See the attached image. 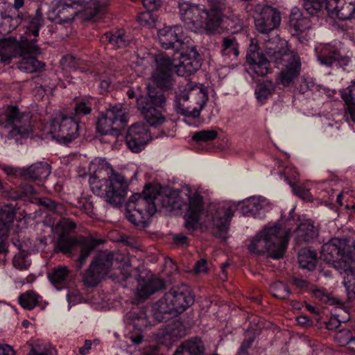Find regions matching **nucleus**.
<instances>
[{
	"label": "nucleus",
	"mask_w": 355,
	"mask_h": 355,
	"mask_svg": "<svg viewBox=\"0 0 355 355\" xmlns=\"http://www.w3.org/2000/svg\"><path fill=\"white\" fill-rule=\"evenodd\" d=\"M32 189V187L28 185H26L21 188L12 189L8 191V196L13 200L22 198L31 193Z\"/></svg>",
	"instance_id": "4d7b16f0"
},
{
	"label": "nucleus",
	"mask_w": 355,
	"mask_h": 355,
	"mask_svg": "<svg viewBox=\"0 0 355 355\" xmlns=\"http://www.w3.org/2000/svg\"><path fill=\"white\" fill-rule=\"evenodd\" d=\"M92 111V103L87 100H80L76 103L70 116L79 123L81 118L90 114Z\"/></svg>",
	"instance_id": "a18cd8bd"
},
{
	"label": "nucleus",
	"mask_w": 355,
	"mask_h": 355,
	"mask_svg": "<svg viewBox=\"0 0 355 355\" xmlns=\"http://www.w3.org/2000/svg\"><path fill=\"white\" fill-rule=\"evenodd\" d=\"M157 69L155 71L170 72L173 68H176L178 64L175 59L170 58L166 53H161L155 57Z\"/></svg>",
	"instance_id": "c03bdc74"
},
{
	"label": "nucleus",
	"mask_w": 355,
	"mask_h": 355,
	"mask_svg": "<svg viewBox=\"0 0 355 355\" xmlns=\"http://www.w3.org/2000/svg\"><path fill=\"white\" fill-rule=\"evenodd\" d=\"M326 10L331 17L350 19L355 12V0H327Z\"/></svg>",
	"instance_id": "393cba45"
},
{
	"label": "nucleus",
	"mask_w": 355,
	"mask_h": 355,
	"mask_svg": "<svg viewBox=\"0 0 355 355\" xmlns=\"http://www.w3.org/2000/svg\"><path fill=\"white\" fill-rule=\"evenodd\" d=\"M194 297L186 284L173 287L153 306V315L158 322L165 320V314L181 313L193 304Z\"/></svg>",
	"instance_id": "423d86ee"
},
{
	"label": "nucleus",
	"mask_w": 355,
	"mask_h": 355,
	"mask_svg": "<svg viewBox=\"0 0 355 355\" xmlns=\"http://www.w3.org/2000/svg\"><path fill=\"white\" fill-rule=\"evenodd\" d=\"M173 239L175 244L180 246H187L188 245V238L182 234H178L173 236Z\"/></svg>",
	"instance_id": "338daca9"
},
{
	"label": "nucleus",
	"mask_w": 355,
	"mask_h": 355,
	"mask_svg": "<svg viewBox=\"0 0 355 355\" xmlns=\"http://www.w3.org/2000/svg\"><path fill=\"white\" fill-rule=\"evenodd\" d=\"M33 242V245H31L27 248V254H31L32 252H38L40 250L42 251L47 245V239L45 236L36 238Z\"/></svg>",
	"instance_id": "13d9d810"
},
{
	"label": "nucleus",
	"mask_w": 355,
	"mask_h": 355,
	"mask_svg": "<svg viewBox=\"0 0 355 355\" xmlns=\"http://www.w3.org/2000/svg\"><path fill=\"white\" fill-rule=\"evenodd\" d=\"M104 240L95 239L93 236H79V241L77 247H79L80 252L78 259L77 267L80 269L84 265L87 258L92 252L99 245L103 244Z\"/></svg>",
	"instance_id": "bb28decb"
},
{
	"label": "nucleus",
	"mask_w": 355,
	"mask_h": 355,
	"mask_svg": "<svg viewBox=\"0 0 355 355\" xmlns=\"http://www.w3.org/2000/svg\"><path fill=\"white\" fill-rule=\"evenodd\" d=\"M276 89V84L272 80H266L257 85L255 96L258 102L263 105L268 99L274 94Z\"/></svg>",
	"instance_id": "4c0bfd02"
},
{
	"label": "nucleus",
	"mask_w": 355,
	"mask_h": 355,
	"mask_svg": "<svg viewBox=\"0 0 355 355\" xmlns=\"http://www.w3.org/2000/svg\"><path fill=\"white\" fill-rule=\"evenodd\" d=\"M102 40L115 49L124 48L128 45L129 40L124 30H115L105 33Z\"/></svg>",
	"instance_id": "f704fd0d"
},
{
	"label": "nucleus",
	"mask_w": 355,
	"mask_h": 355,
	"mask_svg": "<svg viewBox=\"0 0 355 355\" xmlns=\"http://www.w3.org/2000/svg\"><path fill=\"white\" fill-rule=\"evenodd\" d=\"M85 5V0H58L55 20L58 24L71 21L77 15L78 8Z\"/></svg>",
	"instance_id": "412c9836"
},
{
	"label": "nucleus",
	"mask_w": 355,
	"mask_h": 355,
	"mask_svg": "<svg viewBox=\"0 0 355 355\" xmlns=\"http://www.w3.org/2000/svg\"><path fill=\"white\" fill-rule=\"evenodd\" d=\"M16 46L9 41L0 42V63L8 64L12 58L16 57Z\"/></svg>",
	"instance_id": "49530a36"
},
{
	"label": "nucleus",
	"mask_w": 355,
	"mask_h": 355,
	"mask_svg": "<svg viewBox=\"0 0 355 355\" xmlns=\"http://www.w3.org/2000/svg\"><path fill=\"white\" fill-rule=\"evenodd\" d=\"M182 28L180 26H166L158 31L159 42L165 49H178L181 45L180 35Z\"/></svg>",
	"instance_id": "a878e982"
},
{
	"label": "nucleus",
	"mask_w": 355,
	"mask_h": 355,
	"mask_svg": "<svg viewBox=\"0 0 355 355\" xmlns=\"http://www.w3.org/2000/svg\"><path fill=\"white\" fill-rule=\"evenodd\" d=\"M202 65V58L192 46L180 53V62L177 66V73L180 76H188L197 71Z\"/></svg>",
	"instance_id": "aec40b11"
},
{
	"label": "nucleus",
	"mask_w": 355,
	"mask_h": 355,
	"mask_svg": "<svg viewBox=\"0 0 355 355\" xmlns=\"http://www.w3.org/2000/svg\"><path fill=\"white\" fill-rule=\"evenodd\" d=\"M340 95L352 121L355 123V78L351 80L348 87L340 90Z\"/></svg>",
	"instance_id": "72a5a7b5"
},
{
	"label": "nucleus",
	"mask_w": 355,
	"mask_h": 355,
	"mask_svg": "<svg viewBox=\"0 0 355 355\" xmlns=\"http://www.w3.org/2000/svg\"><path fill=\"white\" fill-rule=\"evenodd\" d=\"M60 225L64 232H71L76 228V224L69 218H63L60 221Z\"/></svg>",
	"instance_id": "69168bd1"
},
{
	"label": "nucleus",
	"mask_w": 355,
	"mask_h": 355,
	"mask_svg": "<svg viewBox=\"0 0 355 355\" xmlns=\"http://www.w3.org/2000/svg\"><path fill=\"white\" fill-rule=\"evenodd\" d=\"M114 254L110 251L98 252L84 274L83 281L87 287L96 286L109 272L112 266Z\"/></svg>",
	"instance_id": "9d476101"
},
{
	"label": "nucleus",
	"mask_w": 355,
	"mask_h": 355,
	"mask_svg": "<svg viewBox=\"0 0 355 355\" xmlns=\"http://www.w3.org/2000/svg\"><path fill=\"white\" fill-rule=\"evenodd\" d=\"M327 0H304V8L306 12L313 15L320 11L324 7L326 8Z\"/></svg>",
	"instance_id": "864d4df0"
},
{
	"label": "nucleus",
	"mask_w": 355,
	"mask_h": 355,
	"mask_svg": "<svg viewBox=\"0 0 355 355\" xmlns=\"http://www.w3.org/2000/svg\"><path fill=\"white\" fill-rule=\"evenodd\" d=\"M38 204L46 209L47 211L52 212L58 215H62L66 211L62 203L56 202L49 198H39Z\"/></svg>",
	"instance_id": "de8ad7c7"
},
{
	"label": "nucleus",
	"mask_w": 355,
	"mask_h": 355,
	"mask_svg": "<svg viewBox=\"0 0 355 355\" xmlns=\"http://www.w3.org/2000/svg\"><path fill=\"white\" fill-rule=\"evenodd\" d=\"M137 21L141 26L150 25L154 22L152 14L149 10L146 12L140 13L137 17Z\"/></svg>",
	"instance_id": "680f3d73"
},
{
	"label": "nucleus",
	"mask_w": 355,
	"mask_h": 355,
	"mask_svg": "<svg viewBox=\"0 0 355 355\" xmlns=\"http://www.w3.org/2000/svg\"><path fill=\"white\" fill-rule=\"evenodd\" d=\"M53 350L44 345L33 346L28 355H52Z\"/></svg>",
	"instance_id": "bf43d9fd"
},
{
	"label": "nucleus",
	"mask_w": 355,
	"mask_h": 355,
	"mask_svg": "<svg viewBox=\"0 0 355 355\" xmlns=\"http://www.w3.org/2000/svg\"><path fill=\"white\" fill-rule=\"evenodd\" d=\"M164 282L154 276H150L148 279H139L137 291L138 295L141 298H147L154 293L164 288Z\"/></svg>",
	"instance_id": "cd10ccee"
},
{
	"label": "nucleus",
	"mask_w": 355,
	"mask_h": 355,
	"mask_svg": "<svg viewBox=\"0 0 355 355\" xmlns=\"http://www.w3.org/2000/svg\"><path fill=\"white\" fill-rule=\"evenodd\" d=\"M174 354L177 355H205L204 343L198 337L192 338L178 347Z\"/></svg>",
	"instance_id": "c756f323"
},
{
	"label": "nucleus",
	"mask_w": 355,
	"mask_h": 355,
	"mask_svg": "<svg viewBox=\"0 0 355 355\" xmlns=\"http://www.w3.org/2000/svg\"><path fill=\"white\" fill-rule=\"evenodd\" d=\"M347 239L332 238L322 247L321 257L340 273H345L344 285L347 291L350 288L351 277L355 274V266L346 260L351 253V247Z\"/></svg>",
	"instance_id": "39448f33"
},
{
	"label": "nucleus",
	"mask_w": 355,
	"mask_h": 355,
	"mask_svg": "<svg viewBox=\"0 0 355 355\" xmlns=\"http://www.w3.org/2000/svg\"><path fill=\"white\" fill-rule=\"evenodd\" d=\"M291 281L297 288L301 290L305 291L309 288L310 283L302 277L294 276L291 278Z\"/></svg>",
	"instance_id": "e2e57ef3"
},
{
	"label": "nucleus",
	"mask_w": 355,
	"mask_h": 355,
	"mask_svg": "<svg viewBox=\"0 0 355 355\" xmlns=\"http://www.w3.org/2000/svg\"><path fill=\"white\" fill-rule=\"evenodd\" d=\"M161 200L162 206L168 209H180L182 202L178 197L162 196L157 189L151 184L146 185L142 193L131 196L126 203L125 217L137 226H145L146 220L156 211V201Z\"/></svg>",
	"instance_id": "f03ea898"
},
{
	"label": "nucleus",
	"mask_w": 355,
	"mask_h": 355,
	"mask_svg": "<svg viewBox=\"0 0 355 355\" xmlns=\"http://www.w3.org/2000/svg\"><path fill=\"white\" fill-rule=\"evenodd\" d=\"M69 274V270L67 266H58L48 273V278L54 286L60 289L66 284Z\"/></svg>",
	"instance_id": "58836bf2"
},
{
	"label": "nucleus",
	"mask_w": 355,
	"mask_h": 355,
	"mask_svg": "<svg viewBox=\"0 0 355 355\" xmlns=\"http://www.w3.org/2000/svg\"><path fill=\"white\" fill-rule=\"evenodd\" d=\"M268 58L270 60L259 51L257 44H251L246 54V60L251 73L257 76H266L270 71V62H273L269 57Z\"/></svg>",
	"instance_id": "6ab92c4d"
},
{
	"label": "nucleus",
	"mask_w": 355,
	"mask_h": 355,
	"mask_svg": "<svg viewBox=\"0 0 355 355\" xmlns=\"http://www.w3.org/2000/svg\"><path fill=\"white\" fill-rule=\"evenodd\" d=\"M290 236L291 230L277 225L267 227L251 241L248 249L257 254L268 252L269 257L279 259L284 256Z\"/></svg>",
	"instance_id": "7ed1b4c3"
},
{
	"label": "nucleus",
	"mask_w": 355,
	"mask_h": 355,
	"mask_svg": "<svg viewBox=\"0 0 355 355\" xmlns=\"http://www.w3.org/2000/svg\"><path fill=\"white\" fill-rule=\"evenodd\" d=\"M254 341V338L253 336H250L249 338H246L242 342L239 351V355H247L248 349L251 348L252 343Z\"/></svg>",
	"instance_id": "052dcab7"
},
{
	"label": "nucleus",
	"mask_w": 355,
	"mask_h": 355,
	"mask_svg": "<svg viewBox=\"0 0 355 355\" xmlns=\"http://www.w3.org/2000/svg\"><path fill=\"white\" fill-rule=\"evenodd\" d=\"M79 236H66L61 234L58 239L54 250L55 252H62L64 254H71L78 243Z\"/></svg>",
	"instance_id": "e433bc0d"
},
{
	"label": "nucleus",
	"mask_w": 355,
	"mask_h": 355,
	"mask_svg": "<svg viewBox=\"0 0 355 355\" xmlns=\"http://www.w3.org/2000/svg\"><path fill=\"white\" fill-rule=\"evenodd\" d=\"M295 232V240L299 244L310 242L315 239L318 234V229L314 226L313 222L311 220H306L301 223Z\"/></svg>",
	"instance_id": "7c9ffc66"
},
{
	"label": "nucleus",
	"mask_w": 355,
	"mask_h": 355,
	"mask_svg": "<svg viewBox=\"0 0 355 355\" xmlns=\"http://www.w3.org/2000/svg\"><path fill=\"white\" fill-rule=\"evenodd\" d=\"M29 113L20 112L17 106L9 105L5 112V127L10 128L8 138L25 137L32 132Z\"/></svg>",
	"instance_id": "9b49d317"
},
{
	"label": "nucleus",
	"mask_w": 355,
	"mask_h": 355,
	"mask_svg": "<svg viewBox=\"0 0 355 355\" xmlns=\"http://www.w3.org/2000/svg\"><path fill=\"white\" fill-rule=\"evenodd\" d=\"M227 4L225 0H209L207 8H204L205 32L209 35L216 33L225 17Z\"/></svg>",
	"instance_id": "f3484780"
},
{
	"label": "nucleus",
	"mask_w": 355,
	"mask_h": 355,
	"mask_svg": "<svg viewBox=\"0 0 355 355\" xmlns=\"http://www.w3.org/2000/svg\"><path fill=\"white\" fill-rule=\"evenodd\" d=\"M288 184L292 187L294 193L304 200H311V195L309 189L304 185L296 186L295 183L289 181L288 178H286Z\"/></svg>",
	"instance_id": "5fc2aeb1"
},
{
	"label": "nucleus",
	"mask_w": 355,
	"mask_h": 355,
	"mask_svg": "<svg viewBox=\"0 0 355 355\" xmlns=\"http://www.w3.org/2000/svg\"><path fill=\"white\" fill-rule=\"evenodd\" d=\"M0 355H15V353L10 345H0Z\"/></svg>",
	"instance_id": "774afa93"
},
{
	"label": "nucleus",
	"mask_w": 355,
	"mask_h": 355,
	"mask_svg": "<svg viewBox=\"0 0 355 355\" xmlns=\"http://www.w3.org/2000/svg\"><path fill=\"white\" fill-rule=\"evenodd\" d=\"M94 174L89 178L92 192L105 199L114 207H119L126 196L128 183L125 177L114 173L110 165L104 160H95L92 164Z\"/></svg>",
	"instance_id": "f257e3e1"
},
{
	"label": "nucleus",
	"mask_w": 355,
	"mask_h": 355,
	"mask_svg": "<svg viewBox=\"0 0 355 355\" xmlns=\"http://www.w3.org/2000/svg\"><path fill=\"white\" fill-rule=\"evenodd\" d=\"M40 296L32 291H28L22 293L19 297V304L26 309L31 310L37 304Z\"/></svg>",
	"instance_id": "8fccbe9b"
},
{
	"label": "nucleus",
	"mask_w": 355,
	"mask_h": 355,
	"mask_svg": "<svg viewBox=\"0 0 355 355\" xmlns=\"http://www.w3.org/2000/svg\"><path fill=\"white\" fill-rule=\"evenodd\" d=\"M113 114L108 113L106 110L101 113L96 123V130L99 133L117 135L120 132L121 130L114 125V122L111 118Z\"/></svg>",
	"instance_id": "473e14b6"
},
{
	"label": "nucleus",
	"mask_w": 355,
	"mask_h": 355,
	"mask_svg": "<svg viewBox=\"0 0 355 355\" xmlns=\"http://www.w3.org/2000/svg\"><path fill=\"white\" fill-rule=\"evenodd\" d=\"M241 214L248 217H261L264 211L271 208V204L264 197H250L238 203Z\"/></svg>",
	"instance_id": "5701e85b"
},
{
	"label": "nucleus",
	"mask_w": 355,
	"mask_h": 355,
	"mask_svg": "<svg viewBox=\"0 0 355 355\" xmlns=\"http://www.w3.org/2000/svg\"><path fill=\"white\" fill-rule=\"evenodd\" d=\"M27 254H24L21 252L14 257L12 263L15 268L21 270L28 269L30 266V261L27 259Z\"/></svg>",
	"instance_id": "6e6d98bb"
},
{
	"label": "nucleus",
	"mask_w": 355,
	"mask_h": 355,
	"mask_svg": "<svg viewBox=\"0 0 355 355\" xmlns=\"http://www.w3.org/2000/svg\"><path fill=\"white\" fill-rule=\"evenodd\" d=\"M16 216L15 209L8 204L0 207V236H8Z\"/></svg>",
	"instance_id": "2f4dec72"
},
{
	"label": "nucleus",
	"mask_w": 355,
	"mask_h": 355,
	"mask_svg": "<svg viewBox=\"0 0 355 355\" xmlns=\"http://www.w3.org/2000/svg\"><path fill=\"white\" fill-rule=\"evenodd\" d=\"M298 261L302 268L313 270L318 261L317 253L315 250L304 249L299 253Z\"/></svg>",
	"instance_id": "a19ab883"
},
{
	"label": "nucleus",
	"mask_w": 355,
	"mask_h": 355,
	"mask_svg": "<svg viewBox=\"0 0 355 355\" xmlns=\"http://www.w3.org/2000/svg\"><path fill=\"white\" fill-rule=\"evenodd\" d=\"M106 110L108 113L113 114L111 118L114 121V125H117L121 130L126 126L128 122V112L127 108L122 104H110Z\"/></svg>",
	"instance_id": "c9c22d12"
},
{
	"label": "nucleus",
	"mask_w": 355,
	"mask_h": 355,
	"mask_svg": "<svg viewBox=\"0 0 355 355\" xmlns=\"http://www.w3.org/2000/svg\"><path fill=\"white\" fill-rule=\"evenodd\" d=\"M203 197L195 192L189 197V206L185 214V227L189 231L197 229L200 216L204 208Z\"/></svg>",
	"instance_id": "b1692460"
},
{
	"label": "nucleus",
	"mask_w": 355,
	"mask_h": 355,
	"mask_svg": "<svg viewBox=\"0 0 355 355\" xmlns=\"http://www.w3.org/2000/svg\"><path fill=\"white\" fill-rule=\"evenodd\" d=\"M53 138L60 143L67 144L79 135V123L72 116L60 115L51 123Z\"/></svg>",
	"instance_id": "ddd939ff"
},
{
	"label": "nucleus",
	"mask_w": 355,
	"mask_h": 355,
	"mask_svg": "<svg viewBox=\"0 0 355 355\" xmlns=\"http://www.w3.org/2000/svg\"><path fill=\"white\" fill-rule=\"evenodd\" d=\"M150 139L149 129L142 122L133 123L128 129L125 136L127 146L133 153L141 151Z\"/></svg>",
	"instance_id": "a211bd4d"
},
{
	"label": "nucleus",
	"mask_w": 355,
	"mask_h": 355,
	"mask_svg": "<svg viewBox=\"0 0 355 355\" xmlns=\"http://www.w3.org/2000/svg\"><path fill=\"white\" fill-rule=\"evenodd\" d=\"M236 205H231L228 207L214 208L211 207L207 215L208 226L211 229L212 234L223 240L227 238L230 220L234 216Z\"/></svg>",
	"instance_id": "f8f14e48"
},
{
	"label": "nucleus",
	"mask_w": 355,
	"mask_h": 355,
	"mask_svg": "<svg viewBox=\"0 0 355 355\" xmlns=\"http://www.w3.org/2000/svg\"><path fill=\"white\" fill-rule=\"evenodd\" d=\"M254 19L256 29L264 34L278 28L281 22L279 10L268 5L256 6Z\"/></svg>",
	"instance_id": "4468645a"
},
{
	"label": "nucleus",
	"mask_w": 355,
	"mask_h": 355,
	"mask_svg": "<svg viewBox=\"0 0 355 355\" xmlns=\"http://www.w3.org/2000/svg\"><path fill=\"white\" fill-rule=\"evenodd\" d=\"M313 293L315 297L324 303L329 302L331 300L334 301V299H331L329 294L323 289H315L313 291Z\"/></svg>",
	"instance_id": "0e129e2a"
},
{
	"label": "nucleus",
	"mask_w": 355,
	"mask_h": 355,
	"mask_svg": "<svg viewBox=\"0 0 355 355\" xmlns=\"http://www.w3.org/2000/svg\"><path fill=\"white\" fill-rule=\"evenodd\" d=\"M41 26V19L37 17L33 18L26 31V34L29 38H27L19 46V53L21 60L17 62V67L22 71L31 73L44 67V63L31 55L37 53L39 51V47L33 42H37V37L39 35Z\"/></svg>",
	"instance_id": "6e6552de"
},
{
	"label": "nucleus",
	"mask_w": 355,
	"mask_h": 355,
	"mask_svg": "<svg viewBox=\"0 0 355 355\" xmlns=\"http://www.w3.org/2000/svg\"><path fill=\"white\" fill-rule=\"evenodd\" d=\"M107 6L105 1L100 0H91L89 2L85 1L83 15L85 19L91 20L96 17L98 13L103 12Z\"/></svg>",
	"instance_id": "ea45409f"
},
{
	"label": "nucleus",
	"mask_w": 355,
	"mask_h": 355,
	"mask_svg": "<svg viewBox=\"0 0 355 355\" xmlns=\"http://www.w3.org/2000/svg\"><path fill=\"white\" fill-rule=\"evenodd\" d=\"M153 78L157 86L162 89L169 90L173 87V79L170 72L155 71Z\"/></svg>",
	"instance_id": "79ce46f5"
},
{
	"label": "nucleus",
	"mask_w": 355,
	"mask_h": 355,
	"mask_svg": "<svg viewBox=\"0 0 355 355\" xmlns=\"http://www.w3.org/2000/svg\"><path fill=\"white\" fill-rule=\"evenodd\" d=\"M220 52L223 55L237 58L239 51L236 39L234 37H223Z\"/></svg>",
	"instance_id": "37998d69"
},
{
	"label": "nucleus",
	"mask_w": 355,
	"mask_h": 355,
	"mask_svg": "<svg viewBox=\"0 0 355 355\" xmlns=\"http://www.w3.org/2000/svg\"><path fill=\"white\" fill-rule=\"evenodd\" d=\"M270 291L275 297L279 299H286L290 295L288 286L280 281L273 282L270 286Z\"/></svg>",
	"instance_id": "3c124183"
},
{
	"label": "nucleus",
	"mask_w": 355,
	"mask_h": 355,
	"mask_svg": "<svg viewBox=\"0 0 355 355\" xmlns=\"http://www.w3.org/2000/svg\"><path fill=\"white\" fill-rule=\"evenodd\" d=\"M208 100L207 89L202 85L192 86L187 83L184 89L176 92L175 103L182 115L198 118Z\"/></svg>",
	"instance_id": "0eeeda50"
},
{
	"label": "nucleus",
	"mask_w": 355,
	"mask_h": 355,
	"mask_svg": "<svg viewBox=\"0 0 355 355\" xmlns=\"http://www.w3.org/2000/svg\"><path fill=\"white\" fill-rule=\"evenodd\" d=\"M148 92L144 96L137 98V106L146 121L151 126L157 127L162 124L166 119L158 110L166 101L162 92L155 87H147Z\"/></svg>",
	"instance_id": "1a4fd4ad"
},
{
	"label": "nucleus",
	"mask_w": 355,
	"mask_h": 355,
	"mask_svg": "<svg viewBox=\"0 0 355 355\" xmlns=\"http://www.w3.org/2000/svg\"><path fill=\"white\" fill-rule=\"evenodd\" d=\"M266 54L277 67H283L278 73L277 81L285 87L293 85L301 72V60L298 54L288 49L286 43H281L274 48L267 47Z\"/></svg>",
	"instance_id": "20e7f679"
},
{
	"label": "nucleus",
	"mask_w": 355,
	"mask_h": 355,
	"mask_svg": "<svg viewBox=\"0 0 355 355\" xmlns=\"http://www.w3.org/2000/svg\"><path fill=\"white\" fill-rule=\"evenodd\" d=\"M130 318L132 320V325L134 328L140 331L150 324V322L149 321L144 310L139 309L131 311L130 313Z\"/></svg>",
	"instance_id": "09e8293b"
},
{
	"label": "nucleus",
	"mask_w": 355,
	"mask_h": 355,
	"mask_svg": "<svg viewBox=\"0 0 355 355\" xmlns=\"http://www.w3.org/2000/svg\"><path fill=\"white\" fill-rule=\"evenodd\" d=\"M178 8L181 19L187 28L195 32L200 29L205 31L204 8L188 1H180Z\"/></svg>",
	"instance_id": "dca6fc26"
},
{
	"label": "nucleus",
	"mask_w": 355,
	"mask_h": 355,
	"mask_svg": "<svg viewBox=\"0 0 355 355\" xmlns=\"http://www.w3.org/2000/svg\"><path fill=\"white\" fill-rule=\"evenodd\" d=\"M318 60L322 65L331 67L334 65L347 66L350 58L341 53L340 49L331 43L319 44L315 48Z\"/></svg>",
	"instance_id": "2eb2a0df"
},
{
	"label": "nucleus",
	"mask_w": 355,
	"mask_h": 355,
	"mask_svg": "<svg viewBox=\"0 0 355 355\" xmlns=\"http://www.w3.org/2000/svg\"><path fill=\"white\" fill-rule=\"evenodd\" d=\"M218 137L215 130H202L193 133L192 139L197 142H208L214 140Z\"/></svg>",
	"instance_id": "603ef678"
},
{
	"label": "nucleus",
	"mask_w": 355,
	"mask_h": 355,
	"mask_svg": "<svg viewBox=\"0 0 355 355\" xmlns=\"http://www.w3.org/2000/svg\"><path fill=\"white\" fill-rule=\"evenodd\" d=\"M290 32L293 36L297 37L300 42L309 40L307 31L311 28L309 18L304 17L297 8H293L289 18Z\"/></svg>",
	"instance_id": "4be33fe9"
},
{
	"label": "nucleus",
	"mask_w": 355,
	"mask_h": 355,
	"mask_svg": "<svg viewBox=\"0 0 355 355\" xmlns=\"http://www.w3.org/2000/svg\"><path fill=\"white\" fill-rule=\"evenodd\" d=\"M51 173V166L46 162H38L29 167L24 168L21 175L31 180H42L46 179Z\"/></svg>",
	"instance_id": "c85d7f7f"
}]
</instances>
